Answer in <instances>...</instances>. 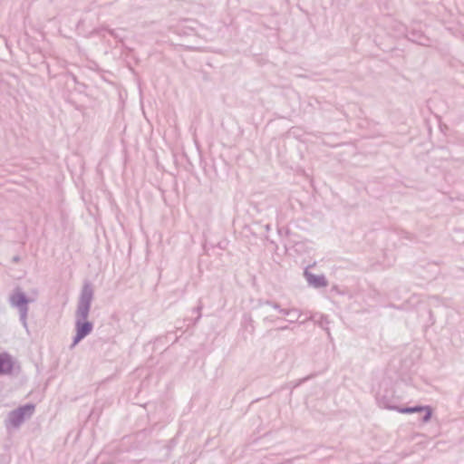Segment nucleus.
<instances>
[{
  "mask_svg": "<svg viewBox=\"0 0 464 464\" xmlns=\"http://www.w3.org/2000/svg\"><path fill=\"white\" fill-rule=\"evenodd\" d=\"M93 288L91 283H84L77 302L75 311V331L72 347L75 346L80 341L89 335L92 329L93 324L88 321L91 304L93 300Z\"/></svg>",
  "mask_w": 464,
  "mask_h": 464,
  "instance_id": "obj_1",
  "label": "nucleus"
},
{
  "mask_svg": "<svg viewBox=\"0 0 464 464\" xmlns=\"http://www.w3.org/2000/svg\"><path fill=\"white\" fill-rule=\"evenodd\" d=\"M9 304L12 307L16 308L19 312V320L23 326L27 329V316L29 303L33 302L32 299L28 298L25 293L20 288L15 287L12 294L9 295Z\"/></svg>",
  "mask_w": 464,
  "mask_h": 464,
  "instance_id": "obj_2",
  "label": "nucleus"
},
{
  "mask_svg": "<svg viewBox=\"0 0 464 464\" xmlns=\"http://www.w3.org/2000/svg\"><path fill=\"white\" fill-rule=\"evenodd\" d=\"M34 404L27 403L11 411L5 419V427L7 429H18L26 420L34 415Z\"/></svg>",
  "mask_w": 464,
  "mask_h": 464,
  "instance_id": "obj_3",
  "label": "nucleus"
},
{
  "mask_svg": "<svg viewBox=\"0 0 464 464\" xmlns=\"http://www.w3.org/2000/svg\"><path fill=\"white\" fill-rule=\"evenodd\" d=\"M377 400H378L379 405L381 407L390 409V410H394L400 413L411 414V413L425 411V414L421 419L423 422H428L430 420L431 415H432V410L430 406L417 405V406H413V407H398V406H392V405L388 404L386 401H384L383 399L378 398Z\"/></svg>",
  "mask_w": 464,
  "mask_h": 464,
  "instance_id": "obj_4",
  "label": "nucleus"
},
{
  "mask_svg": "<svg viewBox=\"0 0 464 464\" xmlns=\"http://www.w3.org/2000/svg\"><path fill=\"white\" fill-rule=\"evenodd\" d=\"M304 276L308 285L314 286V288L325 287L328 285V282L324 275H314L313 273L305 269L304 272Z\"/></svg>",
  "mask_w": 464,
  "mask_h": 464,
  "instance_id": "obj_5",
  "label": "nucleus"
},
{
  "mask_svg": "<svg viewBox=\"0 0 464 464\" xmlns=\"http://www.w3.org/2000/svg\"><path fill=\"white\" fill-rule=\"evenodd\" d=\"M13 370V362L7 353L0 354V374L10 373Z\"/></svg>",
  "mask_w": 464,
  "mask_h": 464,
  "instance_id": "obj_6",
  "label": "nucleus"
},
{
  "mask_svg": "<svg viewBox=\"0 0 464 464\" xmlns=\"http://www.w3.org/2000/svg\"><path fill=\"white\" fill-rule=\"evenodd\" d=\"M279 313L283 314L284 315H296V319H289V323H295L296 322L302 315V312L298 310L297 308H291V309H279Z\"/></svg>",
  "mask_w": 464,
  "mask_h": 464,
  "instance_id": "obj_7",
  "label": "nucleus"
},
{
  "mask_svg": "<svg viewBox=\"0 0 464 464\" xmlns=\"http://www.w3.org/2000/svg\"><path fill=\"white\" fill-rule=\"evenodd\" d=\"M202 308H203V305H202L201 302L199 301L198 305L193 309V312L198 314L195 323H197L200 319Z\"/></svg>",
  "mask_w": 464,
  "mask_h": 464,
  "instance_id": "obj_8",
  "label": "nucleus"
},
{
  "mask_svg": "<svg viewBox=\"0 0 464 464\" xmlns=\"http://www.w3.org/2000/svg\"><path fill=\"white\" fill-rule=\"evenodd\" d=\"M266 304L272 306L274 309L278 310L281 308L280 305L277 303L272 302V301H266Z\"/></svg>",
  "mask_w": 464,
  "mask_h": 464,
  "instance_id": "obj_9",
  "label": "nucleus"
},
{
  "mask_svg": "<svg viewBox=\"0 0 464 464\" xmlns=\"http://www.w3.org/2000/svg\"><path fill=\"white\" fill-rule=\"evenodd\" d=\"M108 32H109V34H110L111 36H113V37H115V38H117V37H118V35H117V34L115 33V31H114V30L110 29V30H108Z\"/></svg>",
  "mask_w": 464,
  "mask_h": 464,
  "instance_id": "obj_10",
  "label": "nucleus"
},
{
  "mask_svg": "<svg viewBox=\"0 0 464 464\" xmlns=\"http://www.w3.org/2000/svg\"><path fill=\"white\" fill-rule=\"evenodd\" d=\"M289 329V327L287 325H285V326H281L278 328L279 331H285V330H287Z\"/></svg>",
  "mask_w": 464,
  "mask_h": 464,
  "instance_id": "obj_11",
  "label": "nucleus"
},
{
  "mask_svg": "<svg viewBox=\"0 0 464 464\" xmlns=\"http://www.w3.org/2000/svg\"><path fill=\"white\" fill-rule=\"evenodd\" d=\"M264 321H265V322H273V320H272V319H270L269 317H266V318L264 319Z\"/></svg>",
  "mask_w": 464,
  "mask_h": 464,
  "instance_id": "obj_12",
  "label": "nucleus"
},
{
  "mask_svg": "<svg viewBox=\"0 0 464 464\" xmlns=\"http://www.w3.org/2000/svg\"><path fill=\"white\" fill-rule=\"evenodd\" d=\"M321 319H322V320H325V321H326V317H325L324 315H322V316H321Z\"/></svg>",
  "mask_w": 464,
  "mask_h": 464,
  "instance_id": "obj_13",
  "label": "nucleus"
},
{
  "mask_svg": "<svg viewBox=\"0 0 464 464\" xmlns=\"http://www.w3.org/2000/svg\"><path fill=\"white\" fill-rule=\"evenodd\" d=\"M17 260H18L17 256L14 257V261H17Z\"/></svg>",
  "mask_w": 464,
  "mask_h": 464,
  "instance_id": "obj_14",
  "label": "nucleus"
},
{
  "mask_svg": "<svg viewBox=\"0 0 464 464\" xmlns=\"http://www.w3.org/2000/svg\"><path fill=\"white\" fill-rule=\"evenodd\" d=\"M291 316H292V318H295V319H296V315H291Z\"/></svg>",
  "mask_w": 464,
  "mask_h": 464,
  "instance_id": "obj_15",
  "label": "nucleus"
}]
</instances>
